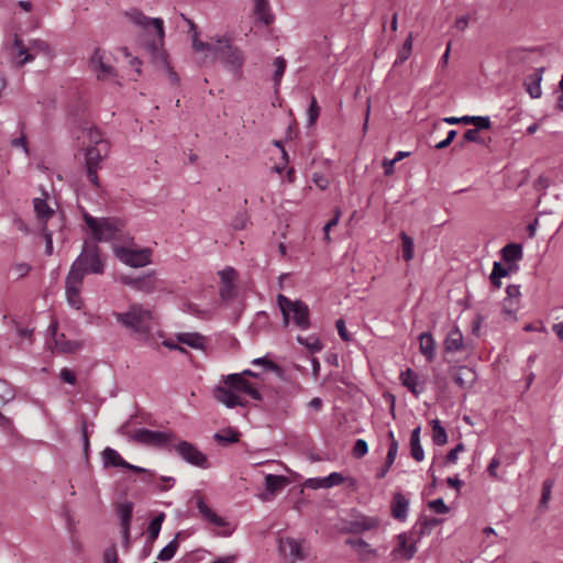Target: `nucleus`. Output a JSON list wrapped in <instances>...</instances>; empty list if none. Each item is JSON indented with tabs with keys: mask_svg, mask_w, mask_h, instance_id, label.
I'll return each instance as SVG.
<instances>
[{
	"mask_svg": "<svg viewBox=\"0 0 563 563\" xmlns=\"http://www.w3.org/2000/svg\"><path fill=\"white\" fill-rule=\"evenodd\" d=\"M13 48L16 51L18 56H23V58L18 62V66H23L35 58V56L29 52L30 48L46 53L49 51V45L45 41L34 40L31 42V46L26 47L23 41L18 35H14Z\"/></svg>",
	"mask_w": 563,
	"mask_h": 563,
	"instance_id": "obj_12",
	"label": "nucleus"
},
{
	"mask_svg": "<svg viewBox=\"0 0 563 563\" xmlns=\"http://www.w3.org/2000/svg\"><path fill=\"white\" fill-rule=\"evenodd\" d=\"M118 551L115 545L106 549L103 553V563H118Z\"/></svg>",
	"mask_w": 563,
	"mask_h": 563,
	"instance_id": "obj_64",
	"label": "nucleus"
},
{
	"mask_svg": "<svg viewBox=\"0 0 563 563\" xmlns=\"http://www.w3.org/2000/svg\"><path fill=\"white\" fill-rule=\"evenodd\" d=\"M378 526V521L372 517H362L350 523V531L353 533H362L372 530Z\"/></svg>",
	"mask_w": 563,
	"mask_h": 563,
	"instance_id": "obj_33",
	"label": "nucleus"
},
{
	"mask_svg": "<svg viewBox=\"0 0 563 563\" xmlns=\"http://www.w3.org/2000/svg\"><path fill=\"white\" fill-rule=\"evenodd\" d=\"M465 451V445L460 442L454 449L449 451V453L445 455V464H454L457 461L459 453Z\"/></svg>",
	"mask_w": 563,
	"mask_h": 563,
	"instance_id": "obj_60",
	"label": "nucleus"
},
{
	"mask_svg": "<svg viewBox=\"0 0 563 563\" xmlns=\"http://www.w3.org/2000/svg\"><path fill=\"white\" fill-rule=\"evenodd\" d=\"M219 276L221 279V285L235 284L238 273L233 267L228 266L219 272Z\"/></svg>",
	"mask_w": 563,
	"mask_h": 563,
	"instance_id": "obj_49",
	"label": "nucleus"
},
{
	"mask_svg": "<svg viewBox=\"0 0 563 563\" xmlns=\"http://www.w3.org/2000/svg\"><path fill=\"white\" fill-rule=\"evenodd\" d=\"M103 272L104 263L100 257L99 246L96 243L85 241L80 254L73 262L65 279V292L68 305L80 310L84 305L80 289L85 275H100Z\"/></svg>",
	"mask_w": 563,
	"mask_h": 563,
	"instance_id": "obj_1",
	"label": "nucleus"
},
{
	"mask_svg": "<svg viewBox=\"0 0 563 563\" xmlns=\"http://www.w3.org/2000/svg\"><path fill=\"white\" fill-rule=\"evenodd\" d=\"M518 308L519 301L505 298L503 301L501 311L506 319L515 320Z\"/></svg>",
	"mask_w": 563,
	"mask_h": 563,
	"instance_id": "obj_44",
	"label": "nucleus"
},
{
	"mask_svg": "<svg viewBox=\"0 0 563 563\" xmlns=\"http://www.w3.org/2000/svg\"><path fill=\"white\" fill-rule=\"evenodd\" d=\"M289 478L284 475L268 474L265 476V489L271 496L280 492L284 487L289 484Z\"/></svg>",
	"mask_w": 563,
	"mask_h": 563,
	"instance_id": "obj_22",
	"label": "nucleus"
},
{
	"mask_svg": "<svg viewBox=\"0 0 563 563\" xmlns=\"http://www.w3.org/2000/svg\"><path fill=\"white\" fill-rule=\"evenodd\" d=\"M320 114V107L318 106L316 97H311L310 106L307 110L308 125L312 126Z\"/></svg>",
	"mask_w": 563,
	"mask_h": 563,
	"instance_id": "obj_50",
	"label": "nucleus"
},
{
	"mask_svg": "<svg viewBox=\"0 0 563 563\" xmlns=\"http://www.w3.org/2000/svg\"><path fill=\"white\" fill-rule=\"evenodd\" d=\"M345 543L347 545L353 547V548L366 549L368 554H372L374 556L377 555L376 550L369 549V544L365 540H363L361 538H358V539L349 538V539H346Z\"/></svg>",
	"mask_w": 563,
	"mask_h": 563,
	"instance_id": "obj_55",
	"label": "nucleus"
},
{
	"mask_svg": "<svg viewBox=\"0 0 563 563\" xmlns=\"http://www.w3.org/2000/svg\"><path fill=\"white\" fill-rule=\"evenodd\" d=\"M172 450L175 451L179 457L185 462L196 467L207 470L210 467L207 455L201 452L195 444L188 441L174 442Z\"/></svg>",
	"mask_w": 563,
	"mask_h": 563,
	"instance_id": "obj_7",
	"label": "nucleus"
},
{
	"mask_svg": "<svg viewBox=\"0 0 563 563\" xmlns=\"http://www.w3.org/2000/svg\"><path fill=\"white\" fill-rule=\"evenodd\" d=\"M475 379V372L467 366H461L453 373V382L462 389L470 388Z\"/></svg>",
	"mask_w": 563,
	"mask_h": 563,
	"instance_id": "obj_20",
	"label": "nucleus"
},
{
	"mask_svg": "<svg viewBox=\"0 0 563 563\" xmlns=\"http://www.w3.org/2000/svg\"><path fill=\"white\" fill-rule=\"evenodd\" d=\"M241 433L231 427H228L213 434V440L223 446L236 443L240 441Z\"/></svg>",
	"mask_w": 563,
	"mask_h": 563,
	"instance_id": "obj_27",
	"label": "nucleus"
},
{
	"mask_svg": "<svg viewBox=\"0 0 563 563\" xmlns=\"http://www.w3.org/2000/svg\"><path fill=\"white\" fill-rule=\"evenodd\" d=\"M103 467H122L126 466V461L112 448H106L102 453Z\"/></svg>",
	"mask_w": 563,
	"mask_h": 563,
	"instance_id": "obj_26",
	"label": "nucleus"
},
{
	"mask_svg": "<svg viewBox=\"0 0 563 563\" xmlns=\"http://www.w3.org/2000/svg\"><path fill=\"white\" fill-rule=\"evenodd\" d=\"M118 514L121 518V526H131L133 504L130 501L122 503L118 508Z\"/></svg>",
	"mask_w": 563,
	"mask_h": 563,
	"instance_id": "obj_41",
	"label": "nucleus"
},
{
	"mask_svg": "<svg viewBox=\"0 0 563 563\" xmlns=\"http://www.w3.org/2000/svg\"><path fill=\"white\" fill-rule=\"evenodd\" d=\"M178 541H177V537L174 538L172 541H169V543L167 545H165L158 553L157 555V560L159 561H169L174 558V555L176 554L177 550H178Z\"/></svg>",
	"mask_w": 563,
	"mask_h": 563,
	"instance_id": "obj_40",
	"label": "nucleus"
},
{
	"mask_svg": "<svg viewBox=\"0 0 563 563\" xmlns=\"http://www.w3.org/2000/svg\"><path fill=\"white\" fill-rule=\"evenodd\" d=\"M55 346L62 353H75L79 351L84 344L79 341L67 340L64 334L55 338Z\"/></svg>",
	"mask_w": 563,
	"mask_h": 563,
	"instance_id": "obj_34",
	"label": "nucleus"
},
{
	"mask_svg": "<svg viewBox=\"0 0 563 563\" xmlns=\"http://www.w3.org/2000/svg\"><path fill=\"white\" fill-rule=\"evenodd\" d=\"M464 142L483 143V139L479 136V131L468 129L463 135V142L460 144L461 147L464 146Z\"/></svg>",
	"mask_w": 563,
	"mask_h": 563,
	"instance_id": "obj_61",
	"label": "nucleus"
},
{
	"mask_svg": "<svg viewBox=\"0 0 563 563\" xmlns=\"http://www.w3.org/2000/svg\"><path fill=\"white\" fill-rule=\"evenodd\" d=\"M340 217H341V210L336 209L334 217L323 227L324 240L327 242H330V240H331L330 231H332V228L338 224Z\"/></svg>",
	"mask_w": 563,
	"mask_h": 563,
	"instance_id": "obj_59",
	"label": "nucleus"
},
{
	"mask_svg": "<svg viewBox=\"0 0 563 563\" xmlns=\"http://www.w3.org/2000/svg\"><path fill=\"white\" fill-rule=\"evenodd\" d=\"M397 454H398V452H394V451L387 452L385 463H384L383 467L380 470H378V472L376 473V478L382 479L387 475V473L389 472L391 465L394 464V462L397 457Z\"/></svg>",
	"mask_w": 563,
	"mask_h": 563,
	"instance_id": "obj_46",
	"label": "nucleus"
},
{
	"mask_svg": "<svg viewBox=\"0 0 563 563\" xmlns=\"http://www.w3.org/2000/svg\"><path fill=\"white\" fill-rule=\"evenodd\" d=\"M552 486H553V481L545 479L543 482L542 495H541V500H540L541 506H545L548 504V501L550 500Z\"/></svg>",
	"mask_w": 563,
	"mask_h": 563,
	"instance_id": "obj_62",
	"label": "nucleus"
},
{
	"mask_svg": "<svg viewBox=\"0 0 563 563\" xmlns=\"http://www.w3.org/2000/svg\"><path fill=\"white\" fill-rule=\"evenodd\" d=\"M214 397L218 401L225 405L228 408H235L238 406L244 407L245 402L240 399V397L234 394L231 388L218 386L214 389Z\"/></svg>",
	"mask_w": 563,
	"mask_h": 563,
	"instance_id": "obj_17",
	"label": "nucleus"
},
{
	"mask_svg": "<svg viewBox=\"0 0 563 563\" xmlns=\"http://www.w3.org/2000/svg\"><path fill=\"white\" fill-rule=\"evenodd\" d=\"M254 9L253 13L257 21L265 25H271L275 21V15L272 13L271 4L268 0H253Z\"/></svg>",
	"mask_w": 563,
	"mask_h": 563,
	"instance_id": "obj_19",
	"label": "nucleus"
},
{
	"mask_svg": "<svg viewBox=\"0 0 563 563\" xmlns=\"http://www.w3.org/2000/svg\"><path fill=\"white\" fill-rule=\"evenodd\" d=\"M117 255L124 264L135 268L146 266L151 263L150 249L130 250L120 247Z\"/></svg>",
	"mask_w": 563,
	"mask_h": 563,
	"instance_id": "obj_11",
	"label": "nucleus"
},
{
	"mask_svg": "<svg viewBox=\"0 0 563 563\" xmlns=\"http://www.w3.org/2000/svg\"><path fill=\"white\" fill-rule=\"evenodd\" d=\"M219 295L223 301L233 300L238 295L236 285L235 284L221 285V287L219 289Z\"/></svg>",
	"mask_w": 563,
	"mask_h": 563,
	"instance_id": "obj_47",
	"label": "nucleus"
},
{
	"mask_svg": "<svg viewBox=\"0 0 563 563\" xmlns=\"http://www.w3.org/2000/svg\"><path fill=\"white\" fill-rule=\"evenodd\" d=\"M500 255L504 262L516 263L522 258V246L518 243H509L501 249Z\"/></svg>",
	"mask_w": 563,
	"mask_h": 563,
	"instance_id": "obj_30",
	"label": "nucleus"
},
{
	"mask_svg": "<svg viewBox=\"0 0 563 563\" xmlns=\"http://www.w3.org/2000/svg\"><path fill=\"white\" fill-rule=\"evenodd\" d=\"M367 452H368L367 442L363 439H357L352 449V455L355 459H362L363 456H365L367 454Z\"/></svg>",
	"mask_w": 563,
	"mask_h": 563,
	"instance_id": "obj_53",
	"label": "nucleus"
},
{
	"mask_svg": "<svg viewBox=\"0 0 563 563\" xmlns=\"http://www.w3.org/2000/svg\"><path fill=\"white\" fill-rule=\"evenodd\" d=\"M277 301L284 302L289 309L292 322L301 330H308L311 327L310 310L302 300H291L283 294L277 295Z\"/></svg>",
	"mask_w": 563,
	"mask_h": 563,
	"instance_id": "obj_8",
	"label": "nucleus"
},
{
	"mask_svg": "<svg viewBox=\"0 0 563 563\" xmlns=\"http://www.w3.org/2000/svg\"><path fill=\"white\" fill-rule=\"evenodd\" d=\"M34 210L38 220L46 224L47 221L54 216V210L48 206L45 199L35 198L33 200Z\"/></svg>",
	"mask_w": 563,
	"mask_h": 563,
	"instance_id": "obj_32",
	"label": "nucleus"
},
{
	"mask_svg": "<svg viewBox=\"0 0 563 563\" xmlns=\"http://www.w3.org/2000/svg\"><path fill=\"white\" fill-rule=\"evenodd\" d=\"M177 341L197 350H203L206 346V338L197 332L178 333Z\"/></svg>",
	"mask_w": 563,
	"mask_h": 563,
	"instance_id": "obj_21",
	"label": "nucleus"
},
{
	"mask_svg": "<svg viewBox=\"0 0 563 563\" xmlns=\"http://www.w3.org/2000/svg\"><path fill=\"white\" fill-rule=\"evenodd\" d=\"M345 481L344 476L339 472H333L329 474L328 476L323 477L324 485L330 488L333 486H339L343 484Z\"/></svg>",
	"mask_w": 563,
	"mask_h": 563,
	"instance_id": "obj_56",
	"label": "nucleus"
},
{
	"mask_svg": "<svg viewBox=\"0 0 563 563\" xmlns=\"http://www.w3.org/2000/svg\"><path fill=\"white\" fill-rule=\"evenodd\" d=\"M181 18L188 23L189 31L192 33V47L195 48V51H197V52L210 51L213 53V48H216L217 45L200 41L198 38L199 33L197 31V25L190 19L186 18L184 14H181Z\"/></svg>",
	"mask_w": 563,
	"mask_h": 563,
	"instance_id": "obj_29",
	"label": "nucleus"
},
{
	"mask_svg": "<svg viewBox=\"0 0 563 563\" xmlns=\"http://www.w3.org/2000/svg\"><path fill=\"white\" fill-rule=\"evenodd\" d=\"M130 438L137 444L168 451H172L173 443L177 441V435L172 431H156L145 428L136 429Z\"/></svg>",
	"mask_w": 563,
	"mask_h": 563,
	"instance_id": "obj_4",
	"label": "nucleus"
},
{
	"mask_svg": "<svg viewBox=\"0 0 563 563\" xmlns=\"http://www.w3.org/2000/svg\"><path fill=\"white\" fill-rule=\"evenodd\" d=\"M82 218L91 231L95 242H109L115 239L122 224L117 218H95L88 212H84Z\"/></svg>",
	"mask_w": 563,
	"mask_h": 563,
	"instance_id": "obj_3",
	"label": "nucleus"
},
{
	"mask_svg": "<svg viewBox=\"0 0 563 563\" xmlns=\"http://www.w3.org/2000/svg\"><path fill=\"white\" fill-rule=\"evenodd\" d=\"M120 282L135 290L151 294L156 289L157 278L154 271L136 277L130 275H121Z\"/></svg>",
	"mask_w": 563,
	"mask_h": 563,
	"instance_id": "obj_10",
	"label": "nucleus"
},
{
	"mask_svg": "<svg viewBox=\"0 0 563 563\" xmlns=\"http://www.w3.org/2000/svg\"><path fill=\"white\" fill-rule=\"evenodd\" d=\"M125 15L136 25L142 26L147 30L150 27H154L156 31L157 40H154L152 44L148 45V48L153 53L161 54V47L164 42L165 30L164 22L159 18H148L143 12L137 9H131L125 12Z\"/></svg>",
	"mask_w": 563,
	"mask_h": 563,
	"instance_id": "obj_6",
	"label": "nucleus"
},
{
	"mask_svg": "<svg viewBox=\"0 0 563 563\" xmlns=\"http://www.w3.org/2000/svg\"><path fill=\"white\" fill-rule=\"evenodd\" d=\"M90 142L93 143L92 146L103 147L104 154H108L109 143L101 137V133L97 129H90L88 132Z\"/></svg>",
	"mask_w": 563,
	"mask_h": 563,
	"instance_id": "obj_48",
	"label": "nucleus"
},
{
	"mask_svg": "<svg viewBox=\"0 0 563 563\" xmlns=\"http://www.w3.org/2000/svg\"><path fill=\"white\" fill-rule=\"evenodd\" d=\"M428 506L434 512L440 515L448 514L450 510L442 498H437L434 500L429 501Z\"/></svg>",
	"mask_w": 563,
	"mask_h": 563,
	"instance_id": "obj_58",
	"label": "nucleus"
},
{
	"mask_svg": "<svg viewBox=\"0 0 563 563\" xmlns=\"http://www.w3.org/2000/svg\"><path fill=\"white\" fill-rule=\"evenodd\" d=\"M493 278L500 279L503 277H507L510 275V269H507V267L503 266L501 263L495 262L493 266Z\"/></svg>",
	"mask_w": 563,
	"mask_h": 563,
	"instance_id": "obj_63",
	"label": "nucleus"
},
{
	"mask_svg": "<svg viewBox=\"0 0 563 563\" xmlns=\"http://www.w3.org/2000/svg\"><path fill=\"white\" fill-rule=\"evenodd\" d=\"M543 68H538L533 74L529 75L525 86L527 92L531 98H539L542 93L541 91V80H542Z\"/></svg>",
	"mask_w": 563,
	"mask_h": 563,
	"instance_id": "obj_24",
	"label": "nucleus"
},
{
	"mask_svg": "<svg viewBox=\"0 0 563 563\" xmlns=\"http://www.w3.org/2000/svg\"><path fill=\"white\" fill-rule=\"evenodd\" d=\"M420 427L415 428L410 435V454L417 462L424 459V451L420 443Z\"/></svg>",
	"mask_w": 563,
	"mask_h": 563,
	"instance_id": "obj_31",
	"label": "nucleus"
},
{
	"mask_svg": "<svg viewBox=\"0 0 563 563\" xmlns=\"http://www.w3.org/2000/svg\"><path fill=\"white\" fill-rule=\"evenodd\" d=\"M401 384L410 390L413 395H419L422 391V387H419V377L415 371L407 368L400 374Z\"/></svg>",
	"mask_w": 563,
	"mask_h": 563,
	"instance_id": "obj_28",
	"label": "nucleus"
},
{
	"mask_svg": "<svg viewBox=\"0 0 563 563\" xmlns=\"http://www.w3.org/2000/svg\"><path fill=\"white\" fill-rule=\"evenodd\" d=\"M14 396L15 394L11 386L5 380L0 379V407L11 401Z\"/></svg>",
	"mask_w": 563,
	"mask_h": 563,
	"instance_id": "obj_45",
	"label": "nucleus"
},
{
	"mask_svg": "<svg viewBox=\"0 0 563 563\" xmlns=\"http://www.w3.org/2000/svg\"><path fill=\"white\" fill-rule=\"evenodd\" d=\"M197 508L199 510V514L208 520L210 523L217 526V527H223L225 526V520L218 516L214 511H212L209 506L205 503L202 497L197 498Z\"/></svg>",
	"mask_w": 563,
	"mask_h": 563,
	"instance_id": "obj_25",
	"label": "nucleus"
},
{
	"mask_svg": "<svg viewBox=\"0 0 563 563\" xmlns=\"http://www.w3.org/2000/svg\"><path fill=\"white\" fill-rule=\"evenodd\" d=\"M216 42L217 47L213 48L216 57L235 75H240L244 64L243 53L236 46H233L227 37H218Z\"/></svg>",
	"mask_w": 563,
	"mask_h": 563,
	"instance_id": "obj_5",
	"label": "nucleus"
},
{
	"mask_svg": "<svg viewBox=\"0 0 563 563\" xmlns=\"http://www.w3.org/2000/svg\"><path fill=\"white\" fill-rule=\"evenodd\" d=\"M391 516L396 520L404 521L408 515L409 500L401 493H395L391 499Z\"/></svg>",
	"mask_w": 563,
	"mask_h": 563,
	"instance_id": "obj_18",
	"label": "nucleus"
},
{
	"mask_svg": "<svg viewBox=\"0 0 563 563\" xmlns=\"http://www.w3.org/2000/svg\"><path fill=\"white\" fill-rule=\"evenodd\" d=\"M420 352L428 362H432L435 356V341L431 333L423 332L419 335Z\"/></svg>",
	"mask_w": 563,
	"mask_h": 563,
	"instance_id": "obj_23",
	"label": "nucleus"
},
{
	"mask_svg": "<svg viewBox=\"0 0 563 563\" xmlns=\"http://www.w3.org/2000/svg\"><path fill=\"white\" fill-rule=\"evenodd\" d=\"M224 383L231 389L243 391L254 400H262L258 389L243 377V374H230L225 377Z\"/></svg>",
	"mask_w": 563,
	"mask_h": 563,
	"instance_id": "obj_14",
	"label": "nucleus"
},
{
	"mask_svg": "<svg viewBox=\"0 0 563 563\" xmlns=\"http://www.w3.org/2000/svg\"><path fill=\"white\" fill-rule=\"evenodd\" d=\"M252 364L253 365H262L265 367V369H267L269 372H274L277 374L282 373V368L273 361L267 360L266 356L254 358L252 361Z\"/></svg>",
	"mask_w": 563,
	"mask_h": 563,
	"instance_id": "obj_52",
	"label": "nucleus"
},
{
	"mask_svg": "<svg viewBox=\"0 0 563 563\" xmlns=\"http://www.w3.org/2000/svg\"><path fill=\"white\" fill-rule=\"evenodd\" d=\"M164 519H165V514L161 512L159 515H157L155 518H153L150 521L148 527H147V538H146L147 541L154 542L157 539Z\"/></svg>",
	"mask_w": 563,
	"mask_h": 563,
	"instance_id": "obj_36",
	"label": "nucleus"
},
{
	"mask_svg": "<svg viewBox=\"0 0 563 563\" xmlns=\"http://www.w3.org/2000/svg\"><path fill=\"white\" fill-rule=\"evenodd\" d=\"M103 53L100 48H96L90 57V66L97 73L98 80H112L117 77V70L109 64L103 62Z\"/></svg>",
	"mask_w": 563,
	"mask_h": 563,
	"instance_id": "obj_13",
	"label": "nucleus"
},
{
	"mask_svg": "<svg viewBox=\"0 0 563 563\" xmlns=\"http://www.w3.org/2000/svg\"><path fill=\"white\" fill-rule=\"evenodd\" d=\"M125 465H126V466H124L125 470L132 471L134 473L143 474L144 476H143L142 481L145 483H150L152 481V478L155 476V473L151 470L133 465L129 462H126Z\"/></svg>",
	"mask_w": 563,
	"mask_h": 563,
	"instance_id": "obj_51",
	"label": "nucleus"
},
{
	"mask_svg": "<svg viewBox=\"0 0 563 563\" xmlns=\"http://www.w3.org/2000/svg\"><path fill=\"white\" fill-rule=\"evenodd\" d=\"M41 232L45 239V254H53V233L48 230L47 224H43Z\"/></svg>",
	"mask_w": 563,
	"mask_h": 563,
	"instance_id": "obj_57",
	"label": "nucleus"
},
{
	"mask_svg": "<svg viewBox=\"0 0 563 563\" xmlns=\"http://www.w3.org/2000/svg\"><path fill=\"white\" fill-rule=\"evenodd\" d=\"M302 540L285 538L279 540V551L291 559V563H301L307 559L302 548Z\"/></svg>",
	"mask_w": 563,
	"mask_h": 563,
	"instance_id": "obj_15",
	"label": "nucleus"
},
{
	"mask_svg": "<svg viewBox=\"0 0 563 563\" xmlns=\"http://www.w3.org/2000/svg\"><path fill=\"white\" fill-rule=\"evenodd\" d=\"M399 235L402 243V258L409 262L413 258V239L404 231H401Z\"/></svg>",
	"mask_w": 563,
	"mask_h": 563,
	"instance_id": "obj_39",
	"label": "nucleus"
},
{
	"mask_svg": "<svg viewBox=\"0 0 563 563\" xmlns=\"http://www.w3.org/2000/svg\"><path fill=\"white\" fill-rule=\"evenodd\" d=\"M297 342L308 349L310 353H318L323 349V344L320 341L318 336L310 335V336H297Z\"/></svg>",
	"mask_w": 563,
	"mask_h": 563,
	"instance_id": "obj_38",
	"label": "nucleus"
},
{
	"mask_svg": "<svg viewBox=\"0 0 563 563\" xmlns=\"http://www.w3.org/2000/svg\"><path fill=\"white\" fill-rule=\"evenodd\" d=\"M432 426V441L435 445L442 446L448 442L446 430L442 427L439 419L431 421Z\"/></svg>",
	"mask_w": 563,
	"mask_h": 563,
	"instance_id": "obj_35",
	"label": "nucleus"
},
{
	"mask_svg": "<svg viewBox=\"0 0 563 563\" xmlns=\"http://www.w3.org/2000/svg\"><path fill=\"white\" fill-rule=\"evenodd\" d=\"M443 345L446 353H457L465 351L468 343L465 342L461 330L457 327H454L448 332Z\"/></svg>",
	"mask_w": 563,
	"mask_h": 563,
	"instance_id": "obj_16",
	"label": "nucleus"
},
{
	"mask_svg": "<svg viewBox=\"0 0 563 563\" xmlns=\"http://www.w3.org/2000/svg\"><path fill=\"white\" fill-rule=\"evenodd\" d=\"M274 65H275V71H274L273 80H274L275 87L277 88L280 85L287 63L283 56H278L275 58Z\"/></svg>",
	"mask_w": 563,
	"mask_h": 563,
	"instance_id": "obj_43",
	"label": "nucleus"
},
{
	"mask_svg": "<svg viewBox=\"0 0 563 563\" xmlns=\"http://www.w3.org/2000/svg\"><path fill=\"white\" fill-rule=\"evenodd\" d=\"M411 49H412V34H409L408 37L406 38V41L404 42L401 48L399 49L394 65L396 66V65H399V64H402L404 62H406L411 54Z\"/></svg>",
	"mask_w": 563,
	"mask_h": 563,
	"instance_id": "obj_42",
	"label": "nucleus"
},
{
	"mask_svg": "<svg viewBox=\"0 0 563 563\" xmlns=\"http://www.w3.org/2000/svg\"><path fill=\"white\" fill-rule=\"evenodd\" d=\"M113 317L124 328L141 338H147L152 328V312L141 305H131L126 312H113Z\"/></svg>",
	"mask_w": 563,
	"mask_h": 563,
	"instance_id": "obj_2",
	"label": "nucleus"
},
{
	"mask_svg": "<svg viewBox=\"0 0 563 563\" xmlns=\"http://www.w3.org/2000/svg\"><path fill=\"white\" fill-rule=\"evenodd\" d=\"M404 551V556L406 560H410L415 556L417 552V548L415 543H408V537L406 533H400L398 536V549L395 551Z\"/></svg>",
	"mask_w": 563,
	"mask_h": 563,
	"instance_id": "obj_37",
	"label": "nucleus"
},
{
	"mask_svg": "<svg viewBox=\"0 0 563 563\" xmlns=\"http://www.w3.org/2000/svg\"><path fill=\"white\" fill-rule=\"evenodd\" d=\"M106 156L107 154H104L103 147L99 146H89L85 153L87 177L91 181V184L97 188L100 187L97 172L100 168V164Z\"/></svg>",
	"mask_w": 563,
	"mask_h": 563,
	"instance_id": "obj_9",
	"label": "nucleus"
},
{
	"mask_svg": "<svg viewBox=\"0 0 563 563\" xmlns=\"http://www.w3.org/2000/svg\"><path fill=\"white\" fill-rule=\"evenodd\" d=\"M438 518H423L420 520V534L430 533L433 528L441 523Z\"/></svg>",
	"mask_w": 563,
	"mask_h": 563,
	"instance_id": "obj_54",
	"label": "nucleus"
}]
</instances>
